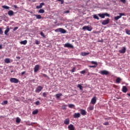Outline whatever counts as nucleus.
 <instances>
[{"instance_id": "1", "label": "nucleus", "mask_w": 130, "mask_h": 130, "mask_svg": "<svg viewBox=\"0 0 130 130\" xmlns=\"http://www.w3.org/2000/svg\"><path fill=\"white\" fill-rule=\"evenodd\" d=\"M55 32H60L62 34H64L67 33V30L63 28H59L55 29Z\"/></svg>"}, {"instance_id": "2", "label": "nucleus", "mask_w": 130, "mask_h": 130, "mask_svg": "<svg viewBox=\"0 0 130 130\" xmlns=\"http://www.w3.org/2000/svg\"><path fill=\"white\" fill-rule=\"evenodd\" d=\"M119 16H115L114 17V20L115 21H118V20H119V19H120V18H121L122 16H125V14H124V13H119Z\"/></svg>"}, {"instance_id": "3", "label": "nucleus", "mask_w": 130, "mask_h": 130, "mask_svg": "<svg viewBox=\"0 0 130 130\" xmlns=\"http://www.w3.org/2000/svg\"><path fill=\"white\" fill-rule=\"evenodd\" d=\"M91 64H94V66H88L89 68H93V69H95V68H97V66H98V63L96 61H91Z\"/></svg>"}, {"instance_id": "4", "label": "nucleus", "mask_w": 130, "mask_h": 130, "mask_svg": "<svg viewBox=\"0 0 130 130\" xmlns=\"http://www.w3.org/2000/svg\"><path fill=\"white\" fill-rule=\"evenodd\" d=\"M92 29L93 28L89 26H84L82 27V30H84V31H86V30H87V31H92Z\"/></svg>"}, {"instance_id": "5", "label": "nucleus", "mask_w": 130, "mask_h": 130, "mask_svg": "<svg viewBox=\"0 0 130 130\" xmlns=\"http://www.w3.org/2000/svg\"><path fill=\"white\" fill-rule=\"evenodd\" d=\"M10 81L11 83H14L15 84H18V83H19L18 79H17V78H11L10 79Z\"/></svg>"}, {"instance_id": "6", "label": "nucleus", "mask_w": 130, "mask_h": 130, "mask_svg": "<svg viewBox=\"0 0 130 130\" xmlns=\"http://www.w3.org/2000/svg\"><path fill=\"white\" fill-rule=\"evenodd\" d=\"M64 47H67L68 48H74V46L70 43H67L64 45Z\"/></svg>"}, {"instance_id": "7", "label": "nucleus", "mask_w": 130, "mask_h": 130, "mask_svg": "<svg viewBox=\"0 0 130 130\" xmlns=\"http://www.w3.org/2000/svg\"><path fill=\"white\" fill-rule=\"evenodd\" d=\"M101 75H103V76H107L109 75V72L106 70H103L100 72Z\"/></svg>"}, {"instance_id": "8", "label": "nucleus", "mask_w": 130, "mask_h": 130, "mask_svg": "<svg viewBox=\"0 0 130 130\" xmlns=\"http://www.w3.org/2000/svg\"><path fill=\"white\" fill-rule=\"evenodd\" d=\"M109 22H110L109 18H107V19L104 20L102 21V25H107V24H109Z\"/></svg>"}, {"instance_id": "9", "label": "nucleus", "mask_w": 130, "mask_h": 130, "mask_svg": "<svg viewBox=\"0 0 130 130\" xmlns=\"http://www.w3.org/2000/svg\"><path fill=\"white\" fill-rule=\"evenodd\" d=\"M39 69H40V66L39 64H37L34 68V72L37 73L38 71H39Z\"/></svg>"}, {"instance_id": "10", "label": "nucleus", "mask_w": 130, "mask_h": 130, "mask_svg": "<svg viewBox=\"0 0 130 130\" xmlns=\"http://www.w3.org/2000/svg\"><path fill=\"white\" fill-rule=\"evenodd\" d=\"M97 101V99L96 98V96H94L92 98V99L91 100V104H93V105H94V104H96V102Z\"/></svg>"}, {"instance_id": "11", "label": "nucleus", "mask_w": 130, "mask_h": 130, "mask_svg": "<svg viewBox=\"0 0 130 130\" xmlns=\"http://www.w3.org/2000/svg\"><path fill=\"white\" fill-rule=\"evenodd\" d=\"M42 89H43V87H42L41 86H39L36 89V92L37 93H39V92H41Z\"/></svg>"}, {"instance_id": "12", "label": "nucleus", "mask_w": 130, "mask_h": 130, "mask_svg": "<svg viewBox=\"0 0 130 130\" xmlns=\"http://www.w3.org/2000/svg\"><path fill=\"white\" fill-rule=\"evenodd\" d=\"M73 116L74 118H79V117H81V114L80 113H75Z\"/></svg>"}, {"instance_id": "13", "label": "nucleus", "mask_w": 130, "mask_h": 130, "mask_svg": "<svg viewBox=\"0 0 130 130\" xmlns=\"http://www.w3.org/2000/svg\"><path fill=\"white\" fill-rule=\"evenodd\" d=\"M126 51V49L124 47H122L121 50H119V52L120 53H125Z\"/></svg>"}, {"instance_id": "14", "label": "nucleus", "mask_w": 130, "mask_h": 130, "mask_svg": "<svg viewBox=\"0 0 130 130\" xmlns=\"http://www.w3.org/2000/svg\"><path fill=\"white\" fill-rule=\"evenodd\" d=\"M80 112H81V114H82V115H86L87 114V112L86 111V110H85L84 109H81Z\"/></svg>"}, {"instance_id": "15", "label": "nucleus", "mask_w": 130, "mask_h": 130, "mask_svg": "<svg viewBox=\"0 0 130 130\" xmlns=\"http://www.w3.org/2000/svg\"><path fill=\"white\" fill-rule=\"evenodd\" d=\"M45 5L44 3H41L39 6H36V9H41Z\"/></svg>"}, {"instance_id": "16", "label": "nucleus", "mask_w": 130, "mask_h": 130, "mask_svg": "<svg viewBox=\"0 0 130 130\" xmlns=\"http://www.w3.org/2000/svg\"><path fill=\"white\" fill-rule=\"evenodd\" d=\"M14 11H13L12 10H10L9 11H8V14L9 15V16L10 17H12L13 16H14Z\"/></svg>"}, {"instance_id": "17", "label": "nucleus", "mask_w": 130, "mask_h": 130, "mask_svg": "<svg viewBox=\"0 0 130 130\" xmlns=\"http://www.w3.org/2000/svg\"><path fill=\"white\" fill-rule=\"evenodd\" d=\"M68 128L70 130H75V127L74 126V125H73V124H70L69 126H68Z\"/></svg>"}, {"instance_id": "18", "label": "nucleus", "mask_w": 130, "mask_h": 130, "mask_svg": "<svg viewBox=\"0 0 130 130\" xmlns=\"http://www.w3.org/2000/svg\"><path fill=\"white\" fill-rule=\"evenodd\" d=\"M122 91L123 93H126V92H127V88H126V86H123L122 89Z\"/></svg>"}, {"instance_id": "19", "label": "nucleus", "mask_w": 130, "mask_h": 130, "mask_svg": "<svg viewBox=\"0 0 130 130\" xmlns=\"http://www.w3.org/2000/svg\"><path fill=\"white\" fill-rule=\"evenodd\" d=\"M64 124H70V118H67L64 120Z\"/></svg>"}, {"instance_id": "20", "label": "nucleus", "mask_w": 130, "mask_h": 130, "mask_svg": "<svg viewBox=\"0 0 130 130\" xmlns=\"http://www.w3.org/2000/svg\"><path fill=\"white\" fill-rule=\"evenodd\" d=\"M4 61H5V63H10V62H11L10 58H5L4 60Z\"/></svg>"}, {"instance_id": "21", "label": "nucleus", "mask_w": 130, "mask_h": 130, "mask_svg": "<svg viewBox=\"0 0 130 130\" xmlns=\"http://www.w3.org/2000/svg\"><path fill=\"white\" fill-rule=\"evenodd\" d=\"M98 15L99 17H100L101 18H102V19H104V18H105V16L104 15V13L99 14Z\"/></svg>"}, {"instance_id": "22", "label": "nucleus", "mask_w": 130, "mask_h": 130, "mask_svg": "<svg viewBox=\"0 0 130 130\" xmlns=\"http://www.w3.org/2000/svg\"><path fill=\"white\" fill-rule=\"evenodd\" d=\"M89 54H90V53L89 52H82L81 53V55H82V56H86V55H89Z\"/></svg>"}, {"instance_id": "23", "label": "nucleus", "mask_w": 130, "mask_h": 130, "mask_svg": "<svg viewBox=\"0 0 130 130\" xmlns=\"http://www.w3.org/2000/svg\"><path fill=\"white\" fill-rule=\"evenodd\" d=\"M27 40H24V41H21L20 42V44H23V45H26L27 44Z\"/></svg>"}, {"instance_id": "24", "label": "nucleus", "mask_w": 130, "mask_h": 130, "mask_svg": "<svg viewBox=\"0 0 130 130\" xmlns=\"http://www.w3.org/2000/svg\"><path fill=\"white\" fill-rule=\"evenodd\" d=\"M61 96H62V93H57L56 94V98L57 99H58V98H60Z\"/></svg>"}, {"instance_id": "25", "label": "nucleus", "mask_w": 130, "mask_h": 130, "mask_svg": "<svg viewBox=\"0 0 130 130\" xmlns=\"http://www.w3.org/2000/svg\"><path fill=\"white\" fill-rule=\"evenodd\" d=\"M67 107H68V105H63L62 106L61 109H62L63 110H66Z\"/></svg>"}, {"instance_id": "26", "label": "nucleus", "mask_w": 130, "mask_h": 130, "mask_svg": "<svg viewBox=\"0 0 130 130\" xmlns=\"http://www.w3.org/2000/svg\"><path fill=\"white\" fill-rule=\"evenodd\" d=\"M35 122L33 123V122H31V123H30V121H28L26 122V124L27 125H33V124H35Z\"/></svg>"}, {"instance_id": "27", "label": "nucleus", "mask_w": 130, "mask_h": 130, "mask_svg": "<svg viewBox=\"0 0 130 130\" xmlns=\"http://www.w3.org/2000/svg\"><path fill=\"white\" fill-rule=\"evenodd\" d=\"M38 113V110H35L32 111V114L34 115H35L36 114H37Z\"/></svg>"}, {"instance_id": "28", "label": "nucleus", "mask_w": 130, "mask_h": 130, "mask_svg": "<svg viewBox=\"0 0 130 130\" xmlns=\"http://www.w3.org/2000/svg\"><path fill=\"white\" fill-rule=\"evenodd\" d=\"M16 122H17V123H20L21 122V119L19 117H17Z\"/></svg>"}, {"instance_id": "29", "label": "nucleus", "mask_w": 130, "mask_h": 130, "mask_svg": "<svg viewBox=\"0 0 130 130\" xmlns=\"http://www.w3.org/2000/svg\"><path fill=\"white\" fill-rule=\"evenodd\" d=\"M10 32V28H7L6 30L5 31V35H8V33Z\"/></svg>"}, {"instance_id": "30", "label": "nucleus", "mask_w": 130, "mask_h": 130, "mask_svg": "<svg viewBox=\"0 0 130 130\" xmlns=\"http://www.w3.org/2000/svg\"><path fill=\"white\" fill-rule=\"evenodd\" d=\"M77 87L79 88L81 91H83V86H82V85H81L80 84H78Z\"/></svg>"}, {"instance_id": "31", "label": "nucleus", "mask_w": 130, "mask_h": 130, "mask_svg": "<svg viewBox=\"0 0 130 130\" xmlns=\"http://www.w3.org/2000/svg\"><path fill=\"white\" fill-rule=\"evenodd\" d=\"M39 13H40V14H44V13H45V11H44L43 9H40L39 11Z\"/></svg>"}, {"instance_id": "32", "label": "nucleus", "mask_w": 130, "mask_h": 130, "mask_svg": "<svg viewBox=\"0 0 130 130\" xmlns=\"http://www.w3.org/2000/svg\"><path fill=\"white\" fill-rule=\"evenodd\" d=\"M35 16L36 17L37 19H40L42 18L41 15L39 14H37L35 15Z\"/></svg>"}, {"instance_id": "33", "label": "nucleus", "mask_w": 130, "mask_h": 130, "mask_svg": "<svg viewBox=\"0 0 130 130\" xmlns=\"http://www.w3.org/2000/svg\"><path fill=\"white\" fill-rule=\"evenodd\" d=\"M1 104L2 105H7L8 104V101H4Z\"/></svg>"}, {"instance_id": "34", "label": "nucleus", "mask_w": 130, "mask_h": 130, "mask_svg": "<svg viewBox=\"0 0 130 130\" xmlns=\"http://www.w3.org/2000/svg\"><path fill=\"white\" fill-rule=\"evenodd\" d=\"M93 19H95L96 20H99V17H98V16H97V15L94 14L93 15Z\"/></svg>"}, {"instance_id": "35", "label": "nucleus", "mask_w": 130, "mask_h": 130, "mask_svg": "<svg viewBox=\"0 0 130 130\" xmlns=\"http://www.w3.org/2000/svg\"><path fill=\"white\" fill-rule=\"evenodd\" d=\"M2 8H3V9H5L6 10H9L10 9V7H9L8 6H7L6 5L3 6Z\"/></svg>"}, {"instance_id": "36", "label": "nucleus", "mask_w": 130, "mask_h": 130, "mask_svg": "<svg viewBox=\"0 0 130 130\" xmlns=\"http://www.w3.org/2000/svg\"><path fill=\"white\" fill-rule=\"evenodd\" d=\"M69 108H74L75 107V105L74 104H69L68 106Z\"/></svg>"}, {"instance_id": "37", "label": "nucleus", "mask_w": 130, "mask_h": 130, "mask_svg": "<svg viewBox=\"0 0 130 130\" xmlns=\"http://www.w3.org/2000/svg\"><path fill=\"white\" fill-rule=\"evenodd\" d=\"M120 81H121V79H120V78H117L116 80V83H120Z\"/></svg>"}, {"instance_id": "38", "label": "nucleus", "mask_w": 130, "mask_h": 130, "mask_svg": "<svg viewBox=\"0 0 130 130\" xmlns=\"http://www.w3.org/2000/svg\"><path fill=\"white\" fill-rule=\"evenodd\" d=\"M88 109H89V110H94V106H89V107H88Z\"/></svg>"}, {"instance_id": "39", "label": "nucleus", "mask_w": 130, "mask_h": 130, "mask_svg": "<svg viewBox=\"0 0 130 130\" xmlns=\"http://www.w3.org/2000/svg\"><path fill=\"white\" fill-rule=\"evenodd\" d=\"M35 41V44H37V45L40 44V41H38V40H36Z\"/></svg>"}, {"instance_id": "40", "label": "nucleus", "mask_w": 130, "mask_h": 130, "mask_svg": "<svg viewBox=\"0 0 130 130\" xmlns=\"http://www.w3.org/2000/svg\"><path fill=\"white\" fill-rule=\"evenodd\" d=\"M126 33L128 35H130V30L129 29H126Z\"/></svg>"}, {"instance_id": "41", "label": "nucleus", "mask_w": 130, "mask_h": 130, "mask_svg": "<svg viewBox=\"0 0 130 130\" xmlns=\"http://www.w3.org/2000/svg\"><path fill=\"white\" fill-rule=\"evenodd\" d=\"M80 74H81V75H84V74H86V71L85 70H83L81 71Z\"/></svg>"}, {"instance_id": "42", "label": "nucleus", "mask_w": 130, "mask_h": 130, "mask_svg": "<svg viewBox=\"0 0 130 130\" xmlns=\"http://www.w3.org/2000/svg\"><path fill=\"white\" fill-rule=\"evenodd\" d=\"M104 125H109V122H105L103 123Z\"/></svg>"}, {"instance_id": "43", "label": "nucleus", "mask_w": 130, "mask_h": 130, "mask_svg": "<svg viewBox=\"0 0 130 130\" xmlns=\"http://www.w3.org/2000/svg\"><path fill=\"white\" fill-rule=\"evenodd\" d=\"M104 14L105 15V16L106 17H110V15L109 14L107 13H104Z\"/></svg>"}, {"instance_id": "44", "label": "nucleus", "mask_w": 130, "mask_h": 130, "mask_svg": "<svg viewBox=\"0 0 130 130\" xmlns=\"http://www.w3.org/2000/svg\"><path fill=\"white\" fill-rule=\"evenodd\" d=\"M40 35H41V36H42L43 37H44V38H45V35H44V34L43 33V32H41L40 33Z\"/></svg>"}, {"instance_id": "45", "label": "nucleus", "mask_w": 130, "mask_h": 130, "mask_svg": "<svg viewBox=\"0 0 130 130\" xmlns=\"http://www.w3.org/2000/svg\"><path fill=\"white\" fill-rule=\"evenodd\" d=\"M57 2H61V4L62 5L63 3H64V1L63 0H56Z\"/></svg>"}, {"instance_id": "46", "label": "nucleus", "mask_w": 130, "mask_h": 130, "mask_svg": "<svg viewBox=\"0 0 130 130\" xmlns=\"http://www.w3.org/2000/svg\"><path fill=\"white\" fill-rule=\"evenodd\" d=\"M35 104H36V105H40V102L38 101L36 102Z\"/></svg>"}, {"instance_id": "47", "label": "nucleus", "mask_w": 130, "mask_h": 130, "mask_svg": "<svg viewBox=\"0 0 130 130\" xmlns=\"http://www.w3.org/2000/svg\"><path fill=\"white\" fill-rule=\"evenodd\" d=\"M3 33H4V31H3V29L0 28V35H3Z\"/></svg>"}, {"instance_id": "48", "label": "nucleus", "mask_w": 130, "mask_h": 130, "mask_svg": "<svg viewBox=\"0 0 130 130\" xmlns=\"http://www.w3.org/2000/svg\"><path fill=\"white\" fill-rule=\"evenodd\" d=\"M120 2L122 3L123 4H126V0H120Z\"/></svg>"}, {"instance_id": "49", "label": "nucleus", "mask_w": 130, "mask_h": 130, "mask_svg": "<svg viewBox=\"0 0 130 130\" xmlns=\"http://www.w3.org/2000/svg\"><path fill=\"white\" fill-rule=\"evenodd\" d=\"M43 77H44V78H48V76L46 74H42Z\"/></svg>"}, {"instance_id": "50", "label": "nucleus", "mask_w": 130, "mask_h": 130, "mask_svg": "<svg viewBox=\"0 0 130 130\" xmlns=\"http://www.w3.org/2000/svg\"><path fill=\"white\" fill-rule=\"evenodd\" d=\"M43 97H46V96H47V93H46V92H44L43 93Z\"/></svg>"}, {"instance_id": "51", "label": "nucleus", "mask_w": 130, "mask_h": 130, "mask_svg": "<svg viewBox=\"0 0 130 130\" xmlns=\"http://www.w3.org/2000/svg\"><path fill=\"white\" fill-rule=\"evenodd\" d=\"M17 29H19V27L16 26L13 29V31H16Z\"/></svg>"}, {"instance_id": "52", "label": "nucleus", "mask_w": 130, "mask_h": 130, "mask_svg": "<svg viewBox=\"0 0 130 130\" xmlns=\"http://www.w3.org/2000/svg\"><path fill=\"white\" fill-rule=\"evenodd\" d=\"M76 71V68H74L72 70H71V72L72 73H75V71Z\"/></svg>"}, {"instance_id": "53", "label": "nucleus", "mask_w": 130, "mask_h": 130, "mask_svg": "<svg viewBox=\"0 0 130 130\" xmlns=\"http://www.w3.org/2000/svg\"><path fill=\"white\" fill-rule=\"evenodd\" d=\"M64 13L65 14H69V13H70V10H68V11H64Z\"/></svg>"}, {"instance_id": "54", "label": "nucleus", "mask_w": 130, "mask_h": 130, "mask_svg": "<svg viewBox=\"0 0 130 130\" xmlns=\"http://www.w3.org/2000/svg\"><path fill=\"white\" fill-rule=\"evenodd\" d=\"M24 74H26V72L25 71L22 72L21 73V76H23L24 75Z\"/></svg>"}, {"instance_id": "55", "label": "nucleus", "mask_w": 130, "mask_h": 130, "mask_svg": "<svg viewBox=\"0 0 130 130\" xmlns=\"http://www.w3.org/2000/svg\"><path fill=\"white\" fill-rule=\"evenodd\" d=\"M92 33H94V34H98L99 31H93Z\"/></svg>"}, {"instance_id": "56", "label": "nucleus", "mask_w": 130, "mask_h": 130, "mask_svg": "<svg viewBox=\"0 0 130 130\" xmlns=\"http://www.w3.org/2000/svg\"><path fill=\"white\" fill-rule=\"evenodd\" d=\"M0 49H3V45H0Z\"/></svg>"}, {"instance_id": "57", "label": "nucleus", "mask_w": 130, "mask_h": 130, "mask_svg": "<svg viewBox=\"0 0 130 130\" xmlns=\"http://www.w3.org/2000/svg\"><path fill=\"white\" fill-rule=\"evenodd\" d=\"M17 59H20L21 57L20 56L16 57Z\"/></svg>"}, {"instance_id": "58", "label": "nucleus", "mask_w": 130, "mask_h": 130, "mask_svg": "<svg viewBox=\"0 0 130 130\" xmlns=\"http://www.w3.org/2000/svg\"><path fill=\"white\" fill-rule=\"evenodd\" d=\"M14 8H15V9H17V8H18V7H17V6L14 5Z\"/></svg>"}, {"instance_id": "59", "label": "nucleus", "mask_w": 130, "mask_h": 130, "mask_svg": "<svg viewBox=\"0 0 130 130\" xmlns=\"http://www.w3.org/2000/svg\"><path fill=\"white\" fill-rule=\"evenodd\" d=\"M128 96H129L130 97V93H127Z\"/></svg>"}, {"instance_id": "60", "label": "nucleus", "mask_w": 130, "mask_h": 130, "mask_svg": "<svg viewBox=\"0 0 130 130\" xmlns=\"http://www.w3.org/2000/svg\"><path fill=\"white\" fill-rule=\"evenodd\" d=\"M16 101H19V100H16Z\"/></svg>"}, {"instance_id": "61", "label": "nucleus", "mask_w": 130, "mask_h": 130, "mask_svg": "<svg viewBox=\"0 0 130 130\" xmlns=\"http://www.w3.org/2000/svg\"><path fill=\"white\" fill-rule=\"evenodd\" d=\"M105 119L106 120V119H108V118H105Z\"/></svg>"}, {"instance_id": "62", "label": "nucleus", "mask_w": 130, "mask_h": 130, "mask_svg": "<svg viewBox=\"0 0 130 130\" xmlns=\"http://www.w3.org/2000/svg\"><path fill=\"white\" fill-rule=\"evenodd\" d=\"M0 117H3V116H0Z\"/></svg>"}]
</instances>
